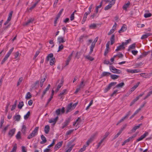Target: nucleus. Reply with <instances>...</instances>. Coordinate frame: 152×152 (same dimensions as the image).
<instances>
[{"instance_id": "f257e3e1", "label": "nucleus", "mask_w": 152, "mask_h": 152, "mask_svg": "<svg viewBox=\"0 0 152 152\" xmlns=\"http://www.w3.org/2000/svg\"><path fill=\"white\" fill-rule=\"evenodd\" d=\"M38 129L39 127H36L32 132L28 135L27 138L29 139L36 136L38 133Z\"/></svg>"}, {"instance_id": "f03ea898", "label": "nucleus", "mask_w": 152, "mask_h": 152, "mask_svg": "<svg viewBox=\"0 0 152 152\" xmlns=\"http://www.w3.org/2000/svg\"><path fill=\"white\" fill-rule=\"evenodd\" d=\"M14 49V48H12L10 49L9 51L7 53L6 55L4 56V58H3L1 62V64H3L5 61L7 60L8 58L9 57L10 55L12 53V52L13 51Z\"/></svg>"}, {"instance_id": "7ed1b4c3", "label": "nucleus", "mask_w": 152, "mask_h": 152, "mask_svg": "<svg viewBox=\"0 0 152 152\" xmlns=\"http://www.w3.org/2000/svg\"><path fill=\"white\" fill-rule=\"evenodd\" d=\"M109 69L111 72L114 73L119 74L121 72L120 70L115 68L113 66H109Z\"/></svg>"}, {"instance_id": "20e7f679", "label": "nucleus", "mask_w": 152, "mask_h": 152, "mask_svg": "<svg viewBox=\"0 0 152 152\" xmlns=\"http://www.w3.org/2000/svg\"><path fill=\"white\" fill-rule=\"evenodd\" d=\"M97 134V133L96 132L95 134H93L91 137L88 139L86 142V144L85 145L88 147L90 144L94 140L95 137Z\"/></svg>"}, {"instance_id": "39448f33", "label": "nucleus", "mask_w": 152, "mask_h": 152, "mask_svg": "<svg viewBox=\"0 0 152 152\" xmlns=\"http://www.w3.org/2000/svg\"><path fill=\"white\" fill-rule=\"evenodd\" d=\"M64 111L65 108L64 107H62L61 109L58 108L57 109L56 111V114L58 115L60 114L64 113Z\"/></svg>"}, {"instance_id": "423d86ee", "label": "nucleus", "mask_w": 152, "mask_h": 152, "mask_svg": "<svg viewBox=\"0 0 152 152\" xmlns=\"http://www.w3.org/2000/svg\"><path fill=\"white\" fill-rule=\"evenodd\" d=\"M116 84V83L115 82H113L111 83L108 86L105 88L104 90V93L107 92L108 91L110 90L111 88V87L114 85H115Z\"/></svg>"}, {"instance_id": "0eeeda50", "label": "nucleus", "mask_w": 152, "mask_h": 152, "mask_svg": "<svg viewBox=\"0 0 152 152\" xmlns=\"http://www.w3.org/2000/svg\"><path fill=\"white\" fill-rule=\"evenodd\" d=\"M66 89H65L63 90L58 95L60 99L62 100L63 99L64 95L66 94Z\"/></svg>"}, {"instance_id": "6e6552de", "label": "nucleus", "mask_w": 152, "mask_h": 152, "mask_svg": "<svg viewBox=\"0 0 152 152\" xmlns=\"http://www.w3.org/2000/svg\"><path fill=\"white\" fill-rule=\"evenodd\" d=\"M148 134V132H145V133L142 135L137 140V142H138L142 140L144 138L146 137Z\"/></svg>"}, {"instance_id": "1a4fd4ad", "label": "nucleus", "mask_w": 152, "mask_h": 152, "mask_svg": "<svg viewBox=\"0 0 152 152\" xmlns=\"http://www.w3.org/2000/svg\"><path fill=\"white\" fill-rule=\"evenodd\" d=\"M63 143V142L61 141L57 143L54 147V150L55 151H57L59 148L62 145Z\"/></svg>"}, {"instance_id": "9d476101", "label": "nucleus", "mask_w": 152, "mask_h": 152, "mask_svg": "<svg viewBox=\"0 0 152 152\" xmlns=\"http://www.w3.org/2000/svg\"><path fill=\"white\" fill-rule=\"evenodd\" d=\"M57 41L60 44L61 43H64L65 42L66 39L64 38V37L60 36L58 38Z\"/></svg>"}, {"instance_id": "9b49d317", "label": "nucleus", "mask_w": 152, "mask_h": 152, "mask_svg": "<svg viewBox=\"0 0 152 152\" xmlns=\"http://www.w3.org/2000/svg\"><path fill=\"white\" fill-rule=\"evenodd\" d=\"M117 26V24L116 23H115L113 25L112 29H111L109 32L108 34V35H110L111 34L113 33L114 31L115 30L116 26Z\"/></svg>"}, {"instance_id": "f8f14e48", "label": "nucleus", "mask_w": 152, "mask_h": 152, "mask_svg": "<svg viewBox=\"0 0 152 152\" xmlns=\"http://www.w3.org/2000/svg\"><path fill=\"white\" fill-rule=\"evenodd\" d=\"M70 121V120L69 118H68L66 119L62 124V126L61 127L62 129H64L65 127H66L69 124Z\"/></svg>"}, {"instance_id": "ddd939ff", "label": "nucleus", "mask_w": 152, "mask_h": 152, "mask_svg": "<svg viewBox=\"0 0 152 152\" xmlns=\"http://www.w3.org/2000/svg\"><path fill=\"white\" fill-rule=\"evenodd\" d=\"M110 45V42H108L106 45V49L105 50L104 53V55L106 56L108 53L109 49V45Z\"/></svg>"}, {"instance_id": "4468645a", "label": "nucleus", "mask_w": 152, "mask_h": 152, "mask_svg": "<svg viewBox=\"0 0 152 152\" xmlns=\"http://www.w3.org/2000/svg\"><path fill=\"white\" fill-rule=\"evenodd\" d=\"M63 83H64V80L63 79H62L61 80L59 84L58 85L56 89V91L57 92L58 91L59 89L63 86Z\"/></svg>"}, {"instance_id": "2eb2a0df", "label": "nucleus", "mask_w": 152, "mask_h": 152, "mask_svg": "<svg viewBox=\"0 0 152 152\" xmlns=\"http://www.w3.org/2000/svg\"><path fill=\"white\" fill-rule=\"evenodd\" d=\"M152 35L151 33H146L143 35L141 37L142 39L147 38L148 36Z\"/></svg>"}, {"instance_id": "dca6fc26", "label": "nucleus", "mask_w": 152, "mask_h": 152, "mask_svg": "<svg viewBox=\"0 0 152 152\" xmlns=\"http://www.w3.org/2000/svg\"><path fill=\"white\" fill-rule=\"evenodd\" d=\"M142 125V124H138L137 126H134L132 129L131 131V132L133 133L135 132L136 130L137 129H139L140 126Z\"/></svg>"}, {"instance_id": "f3484780", "label": "nucleus", "mask_w": 152, "mask_h": 152, "mask_svg": "<svg viewBox=\"0 0 152 152\" xmlns=\"http://www.w3.org/2000/svg\"><path fill=\"white\" fill-rule=\"evenodd\" d=\"M21 131L23 134H26V127L25 125L24 124L22 125L21 129Z\"/></svg>"}, {"instance_id": "a211bd4d", "label": "nucleus", "mask_w": 152, "mask_h": 152, "mask_svg": "<svg viewBox=\"0 0 152 152\" xmlns=\"http://www.w3.org/2000/svg\"><path fill=\"white\" fill-rule=\"evenodd\" d=\"M15 131V128L12 129L10 130L9 133L8 135L10 137H12L14 134Z\"/></svg>"}, {"instance_id": "6ab92c4d", "label": "nucleus", "mask_w": 152, "mask_h": 152, "mask_svg": "<svg viewBox=\"0 0 152 152\" xmlns=\"http://www.w3.org/2000/svg\"><path fill=\"white\" fill-rule=\"evenodd\" d=\"M73 109L72 106V103H71L69 104L67 107V109L66 111V113H67L68 112H69L71 110H73Z\"/></svg>"}, {"instance_id": "aec40b11", "label": "nucleus", "mask_w": 152, "mask_h": 152, "mask_svg": "<svg viewBox=\"0 0 152 152\" xmlns=\"http://www.w3.org/2000/svg\"><path fill=\"white\" fill-rule=\"evenodd\" d=\"M58 117L56 116L55 118H51L48 121V122L50 123H53V124L54 125L56 124L57 120L58 119Z\"/></svg>"}, {"instance_id": "412c9836", "label": "nucleus", "mask_w": 152, "mask_h": 152, "mask_svg": "<svg viewBox=\"0 0 152 152\" xmlns=\"http://www.w3.org/2000/svg\"><path fill=\"white\" fill-rule=\"evenodd\" d=\"M123 43H122L121 44L117 47V48L115 49L116 51H118L121 50V49H124L125 47L123 45Z\"/></svg>"}, {"instance_id": "4be33fe9", "label": "nucleus", "mask_w": 152, "mask_h": 152, "mask_svg": "<svg viewBox=\"0 0 152 152\" xmlns=\"http://www.w3.org/2000/svg\"><path fill=\"white\" fill-rule=\"evenodd\" d=\"M73 51H72V52L71 53V54L68 57L66 61V65H67L69 64V61H70L71 60V58H72V56L73 54Z\"/></svg>"}, {"instance_id": "5701e85b", "label": "nucleus", "mask_w": 152, "mask_h": 152, "mask_svg": "<svg viewBox=\"0 0 152 152\" xmlns=\"http://www.w3.org/2000/svg\"><path fill=\"white\" fill-rule=\"evenodd\" d=\"M127 29V27L126 25L124 24L121 27V29L118 31V32L119 33H121L122 32L125 31Z\"/></svg>"}, {"instance_id": "b1692460", "label": "nucleus", "mask_w": 152, "mask_h": 152, "mask_svg": "<svg viewBox=\"0 0 152 152\" xmlns=\"http://www.w3.org/2000/svg\"><path fill=\"white\" fill-rule=\"evenodd\" d=\"M136 47V44L134 43L130 45L128 48V51H129L131 49H134Z\"/></svg>"}, {"instance_id": "393cba45", "label": "nucleus", "mask_w": 152, "mask_h": 152, "mask_svg": "<svg viewBox=\"0 0 152 152\" xmlns=\"http://www.w3.org/2000/svg\"><path fill=\"white\" fill-rule=\"evenodd\" d=\"M95 44L94 43L92 42L91 45L90 47V51L89 52V54H91L93 51V49L95 47Z\"/></svg>"}, {"instance_id": "a878e982", "label": "nucleus", "mask_w": 152, "mask_h": 152, "mask_svg": "<svg viewBox=\"0 0 152 152\" xmlns=\"http://www.w3.org/2000/svg\"><path fill=\"white\" fill-rule=\"evenodd\" d=\"M50 129V126L48 125L45 126L44 128V132L46 134H48L49 131Z\"/></svg>"}, {"instance_id": "bb28decb", "label": "nucleus", "mask_w": 152, "mask_h": 152, "mask_svg": "<svg viewBox=\"0 0 152 152\" xmlns=\"http://www.w3.org/2000/svg\"><path fill=\"white\" fill-rule=\"evenodd\" d=\"M20 116L19 115H15L13 117V118L15 121H19L20 120Z\"/></svg>"}, {"instance_id": "cd10ccee", "label": "nucleus", "mask_w": 152, "mask_h": 152, "mask_svg": "<svg viewBox=\"0 0 152 152\" xmlns=\"http://www.w3.org/2000/svg\"><path fill=\"white\" fill-rule=\"evenodd\" d=\"M42 141L41 142V144H43L46 142V139L45 137L43 135H42L41 137Z\"/></svg>"}, {"instance_id": "c85d7f7f", "label": "nucleus", "mask_w": 152, "mask_h": 152, "mask_svg": "<svg viewBox=\"0 0 152 152\" xmlns=\"http://www.w3.org/2000/svg\"><path fill=\"white\" fill-rule=\"evenodd\" d=\"M111 74V73L108 72H104L102 73L101 75L102 77L107 76Z\"/></svg>"}, {"instance_id": "c756f323", "label": "nucleus", "mask_w": 152, "mask_h": 152, "mask_svg": "<svg viewBox=\"0 0 152 152\" xmlns=\"http://www.w3.org/2000/svg\"><path fill=\"white\" fill-rule=\"evenodd\" d=\"M16 138L17 140H20L21 139V132L19 131L18 132L17 134L16 135Z\"/></svg>"}, {"instance_id": "7c9ffc66", "label": "nucleus", "mask_w": 152, "mask_h": 152, "mask_svg": "<svg viewBox=\"0 0 152 152\" xmlns=\"http://www.w3.org/2000/svg\"><path fill=\"white\" fill-rule=\"evenodd\" d=\"M96 24L95 23H92L89 26V28L91 29H94L96 28Z\"/></svg>"}, {"instance_id": "2f4dec72", "label": "nucleus", "mask_w": 152, "mask_h": 152, "mask_svg": "<svg viewBox=\"0 0 152 152\" xmlns=\"http://www.w3.org/2000/svg\"><path fill=\"white\" fill-rule=\"evenodd\" d=\"M110 44L111 45H112L114 43L115 41V36L114 34L112 35L110 38Z\"/></svg>"}, {"instance_id": "473e14b6", "label": "nucleus", "mask_w": 152, "mask_h": 152, "mask_svg": "<svg viewBox=\"0 0 152 152\" xmlns=\"http://www.w3.org/2000/svg\"><path fill=\"white\" fill-rule=\"evenodd\" d=\"M31 97V94L29 92H28L26 95L25 98L26 99H29Z\"/></svg>"}, {"instance_id": "72a5a7b5", "label": "nucleus", "mask_w": 152, "mask_h": 152, "mask_svg": "<svg viewBox=\"0 0 152 152\" xmlns=\"http://www.w3.org/2000/svg\"><path fill=\"white\" fill-rule=\"evenodd\" d=\"M40 0H38L31 7H30L28 9V11H29V10H30L31 11L37 5V3Z\"/></svg>"}, {"instance_id": "f704fd0d", "label": "nucleus", "mask_w": 152, "mask_h": 152, "mask_svg": "<svg viewBox=\"0 0 152 152\" xmlns=\"http://www.w3.org/2000/svg\"><path fill=\"white\" fill-rule=\"evenodd\" d=\"M124 83L123 82H122L117 84L116 86L115 87L118 88H121L123 86H124Z\"/></svg>"}, {"instance_id": "c9c22d12", "label": "nucleus", "mask_w": 152, "mask_h": 152, "mask_svg": "<svg viewBox=\"0 0 152 152\" xmlns=\"http://www.w3.org/2000/svg\"><path fill=\"white\" fill-rule=\"evenodd\" d=\"M111 79L113 80L117 79L119 77V76L116 75H112L110 76Z\"/></svg>"}, {"instance_id": "e433bc0d", "label": "nucleus", "mask_w": 152, "mask_h": 152, "mask_svg": "<svg viewBox=\"0 0 152 152\" xmlns=\"http://www.w3.org/2000/svg\"><path fill=\"white\" fill-rule=\"evenodd\" d=\"M34 20V18H31L29 19L25 23V25H27L30 23H32Z\"/></svg>"}, {"instance_id": "4c0bfd02", "label": "nucleus", "mask_w": 152, "mask_h": 152, "mask_svg": "<svg viewBox=\"0 0 152 152\" xmlns=\"http://www.w3.org/2000/svg\"><path fill=\"white\" fill-rule=\"evenodd\" d=\"M139 84V83H138L136 85L134 86L131 89V92L134 91L135 89L138 86Z\"/></svg>"}, {"instance_id": "58836bf2", "label": "nucleus", "mask_w": 152, "mask_h": 152, "mask_svg": "<svg viewBox=\"0 0 152 152\" xmlns=\"http://www.w3.org/2000/svg\"><path fill=\"white\" fill-rule=\"evenodd\" d=\"M87 147V146H86L85 145H84L83 146V148H81L80 150H79V151L78 152H82L84 151H85L86 149V148Z\"/></svg>"}, {"instance_id": "ea45409f", "label": "nucleus", "mask_w": 152, "mask_h": 152, "mask_svg": "<svg viewBox=\"0 0 152 152\" xmlns=\"http://www.w3.org/2000/svg\"><path fill=\"white\" fill-rule=\"evenodd\" d=\"M105 139V137H104L102 140H100V142L98 143V144L96 145V148L97 149L99 148V147L101 145V144L102 143Z\"/></svg>"}, {"instance_id": "a19ab883", "label": "nucleus", "mask_w": 152, "mask_h": 152, "mask_svg": "<svg viewBox=\"0 0 152 152\" xmlns=\"http://www.w3.org/2000/svg\"><path fill=\"white\" fill-rule=\"evenodd\" d=\"M30 114V111H28L27 114L24 115V118L25 120L27 119L29 117Z\"/></svg>"}, {"instance_id": "79ce46f5", "label": "nucleus", "mask_w": 152, "mask_h": 152, "mask_svg": "<svg viewBox=\"0 0 152 152\" xmlns=\"http://www.w3.org/2000/svg\"><path fill=\"white\" fill-rule=\"evenodd\" d=\"M85 86L84 80H82L79 85V87L80 88H83Z\"/></svg>"}, {"instance_id": "37998d69", "label": "nucleus", "mask_w": 152, "mask_h": 152, "mask_svg": "<svg viewBox=\"0 0 152 152\" xmlns=\"http://www.w3.org/2000/svg\"><path fill=\"white\" fill-rule=\"evenodd\" d=\"M24 105L23 102V101L20 102L18 106V108L21 109Z\"/></svg>"}, {"instance_id": "c03bdc74", "label": "nucleus", "mask_w": 152, "mask_h": 152, "mask_svg": "<svg viewBox=\"0 0 152 152\" xmlns=\"http://www.w3.org/2000/svg\"><path fill=\"white\" fill-rule=\"evenodd\" d=\"M55 61V58H51L50 60V63L51 65H53Z\"/></svg>"}, {"instance_id": "a18cd8bd", "label": "nucleus", "mask_w": 152, "mask_h": 152, "mask_svg": "<svg viewBox=\"0 0 152 152\" xmlns=\"http://www.w3.org/2000/svg\"><path fill=\"white\" fill-rule=\"evenodd\" d=\"M130 2H128L127 3L125 4L123 7V8L125 10H126V9L128 7L129 5L130 4Z\"/></svg>"}, {"instance_id": "49530a36", "label": "nucleus", "mask_w": 152, "mask_h": 152, "mask_svg": "<svg viewBox=\"0 0 152 152\" xmlns=\"http://www.w3.org/2000/svg\"><path fill=\"white\" fill-rule=\"evenodd\" d=\"M17 148V145L15 144L13 148H12V150L10 152H16Z\"/></svg>"}, {"instance_id": "de8ad7c7", "label": "nucleus", "mask_w": 152, "mask_h": 152, "mask_svg": "<svg viewBox=\"0 0 152 152\" xmlns=\"http://www.w3.org/2000/svg\"><path fill=\"white\" fill-rule=\"evenodd\" d=\"M85 57L86 59L91 61H92L94 60V58L89 55L86 56Z\"/></svg>"}, {"instance_id": "09e8293b", "label": "nucleus", "mask_w": 152, "mask_h": 152, "mask_svg": "<svg viewBox=\"0 0 152 152\" xmlns=\"http://www.w3.org/2000/svg\"><path fill=\"white\" fill-rule=\"evenodd\" d=\"M53 53H51L49 54L47 57V60L48 61L49 60V58H53Z\"/></svg>"}, {"instance_id": "8fccbe9b", "label": "nucleus", "mask_w": 152, "mask_h": 152, "mask_svg": "<svg viewBox=\"0 0 152 152\" xmlns=\"http://www.w3.org/2000/svg\"><path fill=\"white\" fill-rule=\"evenodd\" d=\"M88 37V36L85 34L81 36L80 37H79V40L80 41H81V40L83 39V38L84 37Z\"/></svg>"}, {"instance_id": "3c124183", "label": "nucleus", "mask_w": 152, "mask_h": 152, "mask_svg": "<svg viewBox=\"0 0 152 152\" xmlns=\"http://www.w3.org/2000/svg\"><path fill=\"white\" fill-rule=\"evenodd\" d=\"M130 139H129V138L128 139L125 140L123 142V143H122V146L123 145H125V144L127 143V142H129L130 140Z\"/></svg>"}, {"instance_id": "603ef678", "label": "nucleus", "mask_w": 152, "mask_h": 152, "mask_svg": "<svg viewBox=\"0 0 152 152\" xmlns=\"http://www.w3.org/2000/svg\"><path fill=\"white\" fill-rule=\"evenodd\" d=\"M74 131V129H71L69 130V131H67L66 133V135H68L70 134L73 131Z\"/></svg>"}, {"instance_id": "864d4df0", "label": "nucleus", "mask_w": 152, "mask_h": 152, "mask_svg": "<svg viewBox=\"0 0 152 152\" xmlns=\"http://www.w3.org/2000/svg\"><path fill=\"white\" fill-rule=\"evenodd\" d=\"M20 54L19 52L18 51H17L15 53V54L14 55V58L15 59L17 58L20 55Z\"/></svg>"}, {"instance_id": "5fc2aeb1", "label": "nucleus", "mask_w": 152, "mask_h": 152, "mask_svg": "<svg viewBox=\"0 0 152 152\" xmlns=\"http://www.w3.org/2000/svg\"><path fill=\"white\" fill-rule=\"evenodd\" d=\"M115 0H112L110 2L109 4L112 7V6L115 4Z\"/></svg>"}, {"instance_id": "6e6d98bb", "label": "nucleus", "mask_w": 152, "mask_h": 152, "mask_svg": "<svg viewBox=\"0 0 152 152\" xmlns=\"http://www.w3.org/2000/svg\"><path fill=\"white\" fill-rule=\"evenodd\" d=\"M93 101L92 100H91L90 102L88 104V105L86 107V110H87L89 107L92 105L93 104Z\"/></svg>"}, {"instance_id": "4d7b16f0", "label": "nucleus", "mask_w": 152, "mask_h": 152, "mask_svg": "<svg viewBox=\"0 0 152 152\" xmlns=\"http://www.w3.org/2000/svg\"><path fill=\"white\" fill-rule=\"evenodd\" d=\"M74 14H75V12H73V13H72L71 14V15L70 16V20L71 21H72V20H73L74 19Z\"/></svg>"}, {"instance_id": "13d9d810", "label": "nucleus", "mask_w": 152, "mask_h": 152, "mask_svg": "<svg viewBox=\"0 0 152 152\" xmlns=\"http://www.w3.org/2000/svg\"><path fill=\"white\" fill-rule=\"evenodd\" d=\"M141 72V71L140 69H133L132 71V73H138Z\"/></svg>"}, {"instance_id": "bf43d9fd", "label": "nucleus", "mask_w": 152, "mask_h": 152, "mask_svg": "<svg viewBox=\"0 0 152 152\" xmlns=\"http://www.w3.org/2000/svg\"><path fill=\"white\" fill-rule=\"evenodd\" d=\"M40 53V51L39 50L37 51L36 52L35 55L33 58L34 59H35L37 57L38 55Z\"/></svg>"}, {"instance_id": "052dcab7", "label": "nucleus", "mask_w": 152, "mask_h": 152, "mask_svg": "<svg viewBox=\"0 0 152 152\" xmlns=\"http://www.w3.org/2000/svg\"><path fill=\"white\" fill-rule=\"evenodd\" d=\"M152 94V90L150 91L147 94V96L145 97L144 99H145L146 98H147L151 94Z\"/></svg>"}, {"instance_id": "680f3d73", "label": "nucleus", "mask_w": 152, "mask_h": 152, "mask_svg": "<svg viewBox=\"0 0 152 152\" xmlns=\"http://www.w3.org/2000/svg\"><path fill=\"white\" fill-rule=\"evenodd\" d=\"M4 123V119L3 118H1V122H0V128H1L3 126V124Z\"/></svg>"}, {"instance_id": "e2e57ef3", "label": "nucleus", "mask_w": 152, "mask_h": 152, "mask_svg": "<svg viewBox=\"0 0 152 152\" xmlns=\"http://www.w3.org/2000/svg\"><path fill=\"white\" fill-rule=\"evenodd\" d=\"M59 18V16H57L55 18V20L54 21V25L55 26H56L57 23V21Z\"/></svg>"}, {"instance_id": "0e129e2a", "label": "nucleus", "mask_w": 152, "mask_h": 152, "mask_svg": "<svg viewBox=\"0 0 152 152\" xmlns=\"http://www.w3.org/2000/svg\"><path fill=\"white\" fill-rule=\"evenodd\" d=\"M22 151V152H27V150L26 149V148L23 146L21 147Z\"/></svg>"}, {"instance_id": "69168bd1", "label": "nucleus", "mask_w": 152, "mask_h": 152, "mask_svg": "<svg viewBox=\"0 0 152 152\" xmlns=\"http://www.w3.org/2000/svg\"><path fill=\"white\" fill-rule=\"evenodd\" d=\"M151 14L150 13H145L144 14V16L145 18H148L151 16Z\"/></svg>"}, {"instance_id": "338daca9", "label": "nucleus", "mask_w": 152, "mask_h": 152, "mask_svg": "<svg viewBox=\"0 0 152 152\" xmlns=\"http://www.w3.org/2000/svg\"><path fill=\"white\" fill-rule=\"evenodd\" d=\"M131 52L133 55H136L137 54L138 52L137 50H132Z\"/></svg>"}, {"instance_id": "774afa93", "label": "nucleus", "mask_w": 152, "mask_h": 152, "mask_svg": "<svg viewBox=\"0 0 152 152\" xmlns=\"http://www.w3.org/2000/svg\"><path fill=\"white\" fill-rule=\"evenodd\" d=\"M111 7V6L109 4H108V5H107L104 8V9L105 10H107L109 9Z\"/></svg>"}]
</instances>
